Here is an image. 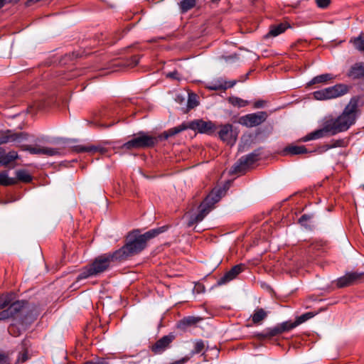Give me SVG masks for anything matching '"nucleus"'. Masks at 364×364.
Wrapping results in <instances>:
<instances>
[{"label":"nucleus","instance_id":"f257e3e1","mask_svg":"<svg viewBox=\"0 0 364 364\" xmlns=\"http://www.w3.org/2000/svg\"><path fill=\"white\" fill-rule=\"evenodd\" d=\"M358 111V101L352 99L344 109L343 113L337 118H330L323 122V127L317 129L302 138L303 141H308L335 135L339 132L346 131L353 124L356 119Z\"/></svg>","mask_w":364,"mask_h":364},{"label":"nucleus","instance_id":"f03ea898","mask_svg":"<svg viewBox=\"0 0 364 364\" xmlns=\"http://www.w3.org/2000/svg\"><path fill=\"white\" fill-rule=\"evenodd\" d=\"M165 230L166 228L163 226L150 230L144 234H140V230L138 229L129 232L124 246L115 251V256L118 257V261H124L138 255L146 248V243L149 240Z\"/></svg>","mask_w":364,"mask_h":364},{"label":"nucleus","instance_id":"7ed1b4c3","mask_svg":"<svg viewBox=\"0 0 364 364\" xmlns=\"http://www.w3.org/2000/svg\"><path fill=\"white\" fill-rule=\"evenodd\" d=\"M188 129L197 131L201 134L210 135L215 133V132L217 130V127L211 121H204L201 119H195L189 122H183L177 127L168 129L167 131L163 132V134L161 136V137H163L164 139H168Z\"/></svg>","mask_w":364,"mask_h":364},{"label":"nucleus","instance_id":"20e7f679","mask_svg":"<svg viewBox=\"0 0 364 364\" xmlns=\"http://www.w3.org/2000/svg\"><path fill=\"white\" fill-rule=\"evenodd\" d=\"M118 261L115 256V251L112 253L104 254L95 259L93 262L84 268L82 272L77 276V279L80 280L89 277L96 276L106 271L111 262Z\"/></svg>","mask_w":364,"mask_h":364},{"label":"nucleus","instance_id":"39448f33","mask_svg":"<svg viewBox=\"0 0 364 364\" xmlns=\"http://www.w3.org/2000/svg\"><path fill=\"white\" fill-rule=\"evenodd\" d=\"M225 190L222 188H215L212 191L206 196L204 200L200 203L199 206V213L196 215H192L188 223V226L191 227L195 223H199L203 220V218L210 213L213 208L215 203H218L223 195L224 194Z\"/></svg>","mask_w":364,"mask_h":364},{"label":"nucleus","instance_id":"423d86ee","mask_svg":"<svg viewBox=\"0 0 364 364\" xmlns=\"http://www.w3.org/2000/svg\"><path fill=\"white\" fill-rule=\"evenodd\" d=\"M160 134L159 136H153L148 135L144 132H139L138 136H134L132 139L128 141L123 144V147L126 149H139L153 147L156 144L159 140H165L166 139L161 138Z\"/></svg>","mask_w":364,"mask_h":364},{"label":"nucleus","instance_id":"0eeeda50","mask_svg":"<svg viewBox=\"0 0 364 364\" xmlns=\"http://www.w3.org/2000/svg\"><path fill=\"white\" fill-rule=\"evenodd\" d=\"M260 154L261 151L259 149H257L246 156H242L232 167L230 172L232 173H244L253 164L259 159Z\"/></svg>","mask_w":364,"mask_h":364},{"label":"nucleus","instance_id":"6e6552de","mask_svg":"<svg viewBox=\"0 0 364 364\" xmlns=\"http://www.w3.org/2000/svg\"><path fill=\"white\" fill-rule=\"evenodd\" d=\"M348 92V88L344 85H336L321 90L316 91L313 93L314 97L318 100H325L332 98L338 97L345 95Z\"/></svg>","mask_w":364,"mask_h":364},{"label":"nucleus","instance_id":"1a4fd4ad","mask_svg":"<svg viewBox=\"0 0 364 364\" xmlns=\"http://www.w3.org/2000/svg\"><path fill=\"white\" fill-rule=\"evenodd\" d=\"M267 117L268 114L266 112L261 111L242 116L239 118L238 122L242 126L251 128L262 124Z\"/></svg>","mask_w":364,"mask_h":364},{"label":"nucleus","instance_id":"9d476101","mask_svg":"<svg viewBox=\"0 0 364 364\" xmlns=\"http://www.w3.org/2000/svg\"><path fill=\"white\" fill-rule=\"evenodd\" d=\"M238 133L233 129L232 125L226 124L220 126L218 132L220 139L230 146L235 144Z\"/></svg>","mask_w":364,"mask_h":364},{"label":"nucleus","instance_id":"9b49d317","mask_svg":"<svg viewBox=\"0 0 364 364\" xmlns=\"http://www.w3.org/2000/svg\"><path fill=\"white\" fill-rule=\"evenodd\" d=\"M364 277V273L348 272L337 280V286L340 288L348 287L358 283Z\"/></svg>","mask_w":364,"mask_h":364},{"label":"nucleus","instance_id":"f8f14e48","mask_svg":"<svg viewBox=\"0 0 364 364\" xmlns=\"http://www.w3.org/2000/svg\"><path fill=\"white\" fill-rule=\"evenodd\" d=\"M25 304L26 302L23 301L13 302L6 309L0 312V321L14 317L23 309Z\"/></svg>","mask_w":364,"mask_h":364},{"label":"nucleus","instance_id":"ddd939ff","mask_svg":"<svg viewBox=\"0 0 364 364\" xmlns=\"http://www.w3.org/2000/svg\"><path fill=\"white\" fill-rule=\"evenodd\" d=\"M173 339L174 336L171 334L163 336L151 346V350L155 354L162 353L169 347Z\"/></svg>","mask_w":364,"mask_h":364},{"label":"nucleus","instance_id":"4468645a","mask_svg":"<svg viewBox=\"0 0 364 364\" xmlns=\"http://www.w3.org/2000/svg\"><path fill=\"white\" fill-rule=\"evenodd\" d=\"M245 269V265L242 264H237L232 267L228 272H227L221 278H220L217 284L218 285H223L232 281L241 273Z\"/></svg>","mask_w":364,"mask_h":364},{"label":"nucleus","instance_id":"2eb2a0df","mask_svg":"<svg viewBox=\"0 0 364 364\" xmlns=\"http://www.w3.org/2000/svg\"><path fill=\"white\" fill-rule=\"evenodd\" d=\"M23 133H13L11 130H7L0 135V144H4L10 141H16L23 139Z\"/></svg>","mask_w":364,"mask_h":364},{"label":"nucleus","instance_id":"dca6fc26","mask_svg":"<svg viewBox=\"0 0 364 364\" xmlns=\"http://www.w3.org/2000/svg\"><path fill=\"white\" fill-rule=\"evenodd\" d=\"M287 28L288 26L284 23L272 25L270 26L269 32L265 35V38L276 37L284 33Z\"/></svg>","mask_w":364,"mask_h":364},{"label":"nucleus","instance_id":"f3484780","mask_svg":"<svg viewBox=\"0 0 364 364\" xmlns=\"http://www.w3.org/2000/svg\"><path fill=\"white\" fill-rule=\"evenodd\" d=\"M73 151L80 153V152H100L103 154L105 152V149L103 148L95 146H84V145H77L73 147Z\"/></svg>","mask_w":364,"mask_h":364},{"label":"nucleus","instance_id":"a211bd4d","mask_svg":"<svg viewBox=\"0 0 364 364\" xmlns=\"http://www.w3.org/2000/svg\"><path fill=\"white\" fill-rule=\"evenodd\" d=\"M18 158V155L16 151H11L9 153L5 154L4 151L2 149L1 165L4 166H7L9 164L14 161Z\"/></svg>","mask_w":364,"mask_h":364},{"label":"nucleus","instance_id":"6ab92c4d","mask_svg":"<svg viewBox=\"0 0 364 364\" xmlns=\"http://www.w3.org/2000/svg\"><path fill=\"white\" fill-rule=\"evenodd\" d=\"M285 154L298 155L307 153V149L304 146H289L284 149Z\"/></svg>","mask_w":364,"mask_h":364},{"label":"nucleus","instance_id":"aec40b11","mask_svg":"<svg viewBox=\"0 0 364 364\" xmlns=\"http://www.w3.org/2000/svg\"><path fill=\"white\" fill-rule=\"evenodd\" d=\"M350 75L354 78L364 77V63L355 64L350 70Z\"/></svg>","mask_w":364,"mask_h":364},{"label":"nucleus","instance_id":"412c9836","mask_svg":"<svg viewBox=\"0 0 364 364\" xmlns=\"http://www.w3.org/2000/svg\"><path fill=\"white\" fill-rule=\"evenodd\" d=\"M17 183V180L15 178H10L6 171L0 172V186H11Z\"/></svg>","mask_w":364,"mask_h":364},{"label":"nucleus","instance_id":"4be33fe9","mask_svg":"<svg viewBox=\"0 0 364 364\" xmlns=\"http://www.w3.org/2000/svg\"><path fill=\"white\" fill-rule=\"evenodd\" d=\"M15 295L14 294H8L6 295H2L0 296V310L4 309L6 307L10 306V305L13 302H16L17 301H14Z\"/></svg>","mask_w":364,"mask_h":364},{"label":"nucleus","instance_id":"5701e85b","mask_svg":"<svg viewBox=\"0 0 364 364\" xmlns=\"http://www.w3.org/2000/svg\"><path fill=\"white\" fill-rule=\"evenodd\" d=\"M281 333L282 332L278 324L273 328H267L263 333L258 334V336L259 338H267L275 336Z\"/></svg>","mask_w":364,"mask_h":364},{"label":"nucleus","instance_id":"b1692460","mask_svg":"<svg viewBox=\"0 0 364 364\" xmlns=\"http://www.w3.org/2000/svg\"><path fill=\"white\" fill-rule=\"evenodd\" d=\"M267 316V313L262 308L255 309L252 316L255 324H259Z\"/></svg>","mask_w":364,"mask_h":364},{"label":"nucleus","instance_id":"393cba45","mask_svg":"<svg viewBox=\"0 0 364 364\" xmlns=\"http://www.w3.org/2000/svg\"><path fill=\"white\" fill-rule=\"evenodd\" d=\"M333 78L331 74L326 73L314 77L309 83L308 85H311L317 83L326 82Z\"/></svg>","mask_w":364,"mask_h":364},{"label":"nucleus","instance_id":"a878e982","mask_svg":"<svg viewBox=\"0 0 364 364\" xmlns=\"http://www.w3.org/2000/svg\"><path fill=\"white\" fill-rule=\"evenodd\" d=\"M16 176L17 181L18 180L25 183H28L32 180V176L25 170H18L16 172Z\"/></svg>","mask_w":364,"mask_h":364},{"label":"nucleus","instance_id":"bb28decb","mask_svg":"<svg viewBox=\"0 0 364 364\" xmlns=\"http://www.w3.org/2000/svg\"><path fill=\"white\" fill-rule=\"evenodd\" d=\"M196 4V0H183L179 4L180 9L183 13L193 8Z\"/></svg>","mask_w":364,"mask_h":364},{"label":"nucleus","instance_id":"cd10ccee","mask_svg":"<svg viewBox=\"0 0 364 364\" xmlns=\"http://www.w3.org/2000/svg\"><path fill=\"white\" fill-rule=\"evenodd\" d=\"M350 42H353L354 47L357 50L364 52V33H360L358 37L351 40Z\"/></svg>","mask_w":364,"mask_h":364},{"label":"nucleus","instance_id":"c85d7f7f","mask_svg":"<svg viewBox=\"0 0 364 364\" xmlns=\"http://www.w3.org/2000/svg\"><path fill=\"white\" fill-rule=\"evenodd\" d=\"M228 102L231 105L237 107H244L249 105L248 101L242 100L237 97H230L228 98Z\"/></svg>","mask_w":364,"mask_h":364},{"label":"nucleus","instance_id":"c756f323","mask_svg":"<svg viewBox=\"0 0 364 364\" xmlns=\"http://www.w3.org/2000/svg\"><path fill=\"white\" fill-rule=\"evenodd\" d=\"M312 215L304 214L299 219V223L306 229H311V221Z\"/></svg>","mask_w":364,"mask_h":364},{"label":"nucleus","instance_id":"7c9ffc66","mask_svg":"<svg viewBox=\"0 0 364 364\" xmlns=\"http://www.w3.org/2000/svg\"><path fill=\"white\" fill-rule=\"evenodd\" d=\"M21 148L23 151H28L31 154H42V146H40L23 145Z\"/></svg>","mask_w":364,"mask_h":364},{"label":"nucleus","instance_id":"2f4dec72","mask_svg":"<svg viewBox=\"0 0 364 364\" xmlns=\"http://www.w3.org/2000/svg\"><path fill=\"white\" fill-rule=\"evenodd\" d=\"M201 320L200 318L194 316H188L181 321V324L185 326H189L196 324Z\"/></svg>","mask_w":364,"mask_h":364},{"label":"nucleus","instance_id":"473e14b6","mask_svg":"<svg viewBox=\"0 0 364 364\" xmlns=\"http://www.w3.org/2000/svg\"><path fill=\"white\" fill-rule=\"evenodd\" d=\"M60 154L59 149L42 146V155L53 156L60 155Z\"/></svg>","mask_w":364,"mask_h":364},{"label":"nucleus","instance_id":"72a5a7b5","mask_svg":"<svg viewBox=\"0 0 364 364\" xmlns=\"http://www.w3.org/2000/svg\"><path fill=\"white\" fill-rule=\"evenodd\" d=\"M279 328L281 330L282 333L286 331H289L294 328L296 327L297 325L296 324V322H291V321H285L280 324H279Z\"/></svg>","mask_w":364,"mask_h":364},{"label":"nucleus","instance_id":"f704fd0d","mask_svg":"<svg viewBox=\"0 0 364 364\" xmlns=\"http://www.w3.org/2000/svg\"><path fill=\"white\" fill-rule=\"evenodd\" d=\"M237 81L236 80H232V81H225L223 84H220L218 85H215L213 87H211L210 89L213 90H226L228 87H232L235 84Z\"/></svg>","mask_w":364,"mask_h":364},{"label":"nucleus","instance_id":"c9c22d12","mask_svg":"<svg viewBox=\"0 0 364 364\" xmlns=\"http://www.w3.org/2000/svg\"><path fill=\"white\" fill-rule=\"evenodd\" d=\"M316 314L313 312L305 313L296 318L295 322L297 326L313 318Z\"/></svg>","mask_w":364,"mask_h":364},{"label":"nucleus","instance_id":"e433bc0d","mask_svg":"<svg viewBox=\"0 0 364 364\" xmlns=\"http://www.w3.org/2000/svg\"><path fill=\"white\" fill-rule=\"evenodd\" d=\"M198 105L197 101V96L194 94H189L188 99L187 101V108L188 109L196 107Z\"/></svg>","mask_w":364,"mask_h":364},{"label":"nucleus","instance_id":"4c0bfd02","mask_svg":"<svg viewBox=\"0 0 364 364\" xmlns=\"http://www.w3.org/2000/svg\"><path fill=\"white\" fill-rule=\"evenodd\" d=\"M205 346L202 341H198L194 346L193 352L195 353H200L204 348Z\"/></svg>","mask_w":364,"mask_h":364},{"label":"nucleus","instance_id":"58836bf2","mask_svg":"<svg viewBox=\"0 0 364 364\" xmlns=\"http://www.w3.org/2000/svg\"><path fill=\"white\" fill-rule=\"evenodd\" d=\"M28 359V352L23 351V353L19 354V356L17 360V363H23L26 362Z\"/></svg>","mask_w":364,"mask_h":364},{"label":"nucleus","instance_id":"ea45409f","mask_svg":"<svg viewBox=\"0 0 364 364\" xmlns=\"http://www.w3.org/2000/svg\"><path fill=\"white\" fill-rule=\"evenodd\" d=\"M316 2L319 8L325 9L329 5L330 0H316Z\"/></svg>","mask_w":364,"mask_h":364},{"label":"nucleus","instance_id":"a19ab883","mask_svg":"<svg viewBox=\"0 0 364 364\" xmlns=\"http://www.w3.org/2000/svg\"><path fill=\"white\" fill-rule=\"evenodd\" d=\"M344 141L343 140H336L333 141V144L331 145H329L328 146V149L335 148V147H339V146H344Z\"/></svg>","mask_w":364,"mask_h":364},{"label":"nucleus","instance_id":"79ce46f5","mask_svg":"<svg viewBox=\"0 0 364 364\" xmlns=\"http://www.w3.org/2000/svg\"><path fill=\"white\" fill-rule=\"evenodd\" d=\"M178 73L177 71L170 72L166 74V77L171 79L178 80Z\"/></svg>","mask_w":364,"mask_h":364},{"label":"nucleus","instance_id":"37998d69","mask_svg":"<svg viewBox=\"0 0 364 364\" xmlns=\"http://www.w3.org/2000/svg\"><path fill=\"white\" fill-rule=\"evenodd\" d=\"M265 105H266V101L258 100L254 103V107L255 108H262L264 107Z\"/></svg>","mask_w":364,"mask_h":364},{"label":"nucleus","instance_id":"c03bdc74","mask_svg":"<svg viewBox=\"0 0 364 364\" xmlns=\"http://www.w3.org/2000/svg\"><path fill=\"white\" fill-rule=\"evenodd\" d=\"M0 364H9V358L6 355L0 353Z\"/></svg>","mask_w":364,"mask_h":364},{"label":"nucleus","instance_id":"a18cd8bd","mask_svg":"<svg viewBox=\"0 0 364 364\" xmlns=\"http://www.w3.org/2000/svg\"><path fill=\"white\" fill-rule=\"evenodd\" d=\"M33 107L36 110H43L45 108L44 104L40 102H35Z\"/></svg>","mask_w":364,"mask_h":364},{"label":"nucleus","instance_id":"49530a36","mask_svg":"<svg viewBox=\"0 0 364 364\" xmlns=\"http://www.w3.org/2000/svg\"><path fill=\"white\" fill-rule=\"evenodd\" d=\"M139 58L137 56H133L132 58V63L129 64L132 66H135L139 63Z\"/></svg>","mask_w":364,"mask_h":364},{"label":"nucleus","instance_id":"de8ad7c7","mask_svg":"<svg viewBox=\"0 0 364 364\" xmlns=\"http://www.w3.org/2000/svg\"><path fill=\"white\" fill-rule=\"evenodd\" d=\"M9 332L11 335H13L14 336H18L17 333H16L15 332V326L14 325H11V326H9Z\"/></svg>","mask_w":364,"mask_h":364},{"label":"nucleus","instance_id":"09e8293b","mask_svg":"<svg viewBox=\"0 0 364 364\" xmlns=\"http://www.w3.org/2000/svg\"><path fill=\"white\" fill-rule=\"evenodd\" d=\"M198 293L203 292L204 291V287L201 284H197L195 287Z\"/></svg>","mask_w":364,"mask_h":364},{"label":"nucleus","instance_id":"8fccbe9b","mask_svg":"<svg viewBox=\"0 0 364 364\" xmlns=\"http://www.w3.org/2000/svg\"><path fill=\"white\" fill-rule=\"evenodd\" d=\"M187 361L186 358H182L181 360H176L171 364H184Z\"/></svg>","mask_w":364,"mask_h":364},{"label":"nucleus","instance_id":"3c124183","mask_svg":"<svg viewBox=\"0 0 364 364\" xmlns=\"http://www.w3.org/2000/svg\"><path fill=\"white\" fill-rule=\"evenodd\" d=\"M2 149H0V165H1Z\"/></svg>","mask_w":364,"mask_h":364},{"label":"nucleus","instance_id":"603ef678","mask_svg":"<svg viewBox=\"0 0 364 364\" xmlns=\"http://www.w3.org/2000/svg\"><path fill=\"white\" fill-rule=\"evenodd\" d=\"M4 1H5V0H0V8L4 6Z\"/></svg>","mask_w":364,"mask_h":364},{"label":"nucleus","instance_id":"864d4df0","mask_svg":"<svg viewBox=\"0 0 364 364\" xmlns=\"http://www.w3.org/2000/svg\"><path fill=\"white\" fill-rule=\"evenodd\" d=\"M230 57H226L225 60L228 61L229 60Z\"/></svg>","mask_w":364,"mask_h":364}]
</instances>
